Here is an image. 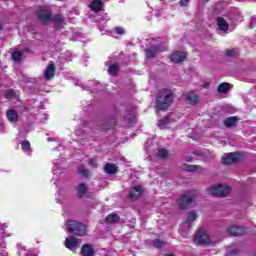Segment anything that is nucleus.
I'll return each instance as SVG.
<instances>
[{"label": "nucleus", "instance_id": "nucleus-18", "mask_svg": "<svg viewBox=\"0 0 256 256\" xmlns=\"http://www.w3.org/2000/svg\"><path fill=\"white\" fill-rule=\"evenodd\" d=\"M108 64V73L109 75H117V73H119V64L115 63H111V61L107 62Z\"/></svg>", "mask_w": 256, "mask_h": 256}, {"label": "nucleus", "instance_id": "nucleus-13", "mask_svg": "<svg viewBox=\"0 0 256 256\" xmlns=\"http://www.w3.org/2000/svg\"><path fill=\"white\" fill-rule=\"evenodd\" d=\"M6 117L10 123H17L19 121V113L14 109H9L6 112Z\"/></svg>", "mask_w": 256, "mask_h": 256}, {"label": "nucleus", "instance_id": "nucleus-45", "mask_svg": "<svg viewBox=\"0 0 256 256\" xmlns=\"http://www.w3.org/2000/svg\"><path fill=\"white\" fill-rule=\"evenodd\" d=\"M48 141H51V139H48Z\"/></svg>", "mask_w": 256, "mask_h": 256}, {"label": "nucleus", "instance_id": "nucleus-38", "mask_svg": "<svg viewBox=\"0 0 256 256\" xmlns=\"http://www.w3.org/2000/svg\"><path fill=\"white\" fill-rule=\"evenodd\" d=\"M88 163L91 167H97V161L95 159H89Z\"/></svg>", "mask_w": 256, "mask_h": 256}, {"label": "nucleus", "instance_id": "nucleus-31", "mask_svg": "<svg viewBox=\"0 0 256 256\" xmlns=\"http://www.w3.org/2000/svg\"><path fill=\"white\" fill-rule=\"evenodd\" d=\"M78 173H80L82 177H89V170L85 169V166L78 167Z\"/></svg>", "mask_w": 256, "mask_h": 256}, {"label": "nucleus", "instance_id": "nucleus-5", "mask_svg": "<svg viewBox=\"0 0 256 256\" xmlns=\"http://www.w3.org/2000/svg\"><path fill=\"white\" fill-rule=\"evenodd\" d=\"M195 243H198V245H209L211 243V238H209V235H207V232L203 229H200L194 238Z\"/></svg>", "mask_w": 256, "mask_h": 256}, {"label": "nucleus", "instance_id": "nucleus-8", "mask_svg": "<svg viewBox=\"0 0 256 256\" xmlns=\"http://www.w3.org/2000/svg\"><path fill=\"white\" fill-rule=\"evenodd\" d=\"M247 233V229L241 227V226H230L227 228V234L232 235L234 237H239L241 235H245Z\"/></svg>", "mask_w": 256, "mask_h": 256}, {"label": "nucleus", "instance_id": "nucleus-11", "mask_svg": "<svg viewBox=\"0 0 256 256\" xmlns=\"http://www.w3.org/2000/svg\"><path fill=\"white\" fill-rule=\"evenodd\" d=\"M63 163H65V161L61 160V159H56L53 162V169H52V173L54 175H61V173H63Z\"/></svg>", "mask_w": 256, "mask_h": 256}, {"label": "nucleus", "instance_id": "nucleus-28", "mask_svg": "<svg viewBox=\"0 0 256 256\" xmlns=\"http://www.w3.org/2000/svg\"><path fill=\"white\" fill-rule=\"evenodd\" d=\"M106 223H108L109 225H111V223H117V221H119V215L112 213L109 214L106 219H105Z\"/></svg>", "mask_w": 256, "mask_h": 256}, {"label": "nucleus", "instance_id": "nucleus-17", "mask_svg": "<svg viewBox=\"0 0 256 256\" xmlns=\"http://www.w3.org/2000/svg\"><path fill=\"white\" fill-rule=\"evenodd\" d=\"M159 53V47L152 46L151 48L146 50V57L147 59H153V57H156Z\"/></svg>", "mask_w": 256, "mask_h": 256}, {"label": "nucleus", "instance_id": "nucleus-24", "mask_svg": "<svg viewBox=\"0 0 256 256\" xmlns=\"http://www.w3.org/2000/svg\"><path fill=\"white\" fill-rule=\"evenodd\" d=\"M237 121H239L237 117H229L224 120V125L225 127H235V125H237Z\"/></svg>", "mask_w": 256, "mask_h": 256}, {"label": "nucleus", "instance_id": "nucleus-22", "mask_svg": "<svg viewBox=\"0 0 256 256\" xmlns=\"http://www.w3.org/2000/svg\"><path fill=\"white\" fill-rule=\"evenodd\" d=\"M195 219H197V213L195 211H192L188 214V217H187L184 225H186V227H191V223H193V221H195Z\"/></svg>", "mask_w": 256, "mask_h": 256}, {"label": "nucleus", "instance_id": "nucleus-21", "mask_svg": "<svg viewBox=\"0 0 256 256\" xmlns=\"http://www.w3.org/2000/svg\"><path fill=\"white\" fill-rule=\"evenodd\" d=\"M104 171L109 175H113L117 173V166H115V164L107 163L104 167Z\"/></svg>", "mask_w": 256, "mask_h": 256}, {"label": "nucleus", "instance_id": "nucleus-12", "mask_svg": "<svg viewBox=\"0 0 256 256\" xmlns=\"http://www.w3.org/2000/svg\"><path fill=\"white\" fill-rule=\"evenodd\" d=\"M186 103L189 105H197L199 103V96L195 92H189L184 95Z\"/></svg>", "mask_w": 256, "mask_h": 256}, {"label": "nucleus", "instance_id": "nucleus-20", "mask_svg": "<svg viewBox=\"0 0 256 256\" xmlns=\"http://www.w3.org/2000/svg\"><path fill=\"white\" fill-rule=\"evenodd\" d=\"M218 27L220 31H228L229 30V24L227 23V20L221 17H218L217 19Z\"/></svg>", "mask_w": 256, "mask_h": 256}, {"label": "nucleus", "instance_id": "nucleus-15", "mask_svg": "<svg viewBox=\"0 0 256 256\" xmlns=\"http://www.w3.org/2000/svg\"><path fill=\"white\" fill-rule=\"evenodd\" d=\"M44 77L48 81L55 77V64H50L44 71Z\"/></svg>", "mask_w": 256, "mask_h": 256}, {"label": "nucleus", "instance_id": "nucleus-35", "mask_svg": "<svg viewBox=\"0 0 256 256\" xmlns=\"http://www.w3.org/2000/svg\"><path fill=\"white\" fill-rule=\"evenodd\" d=\"M153 245H154V247L159 249V248H161V247H163L165 245V242L157 239V240L154 241Z\"/></svg>", "mask_w": 256, "mask_h": 256}, {"label": "nucleus", "instance_id": "nucleus-10", "mask_svg": "<svg viewBox=\"0 0 256 256\" xmlns=\"http://www.w3.org/2000/svg\"><path fill=\"white\" fill-rule=\"evenodd\" d=\"M185 59H187V54L184 52L176 51L170 55V61H172V63H181L185 61Z\"/></svg>", "mask_w": 256, "mask_h": 256}, {"label": "nucleus", "instance_id": "nucleus-34", "mask_svg": "<svg viewBox=\"0 0 256 256\" xmlns=\"http://www.w3.org/2000/svg\"><path fill=\"white\" fill-rule=\"evenodd\" d=\"M114 33H116V35H125V28L117 26L114 28Z\"/></svg>", "mask_w": 256, "mask_h": 256}, {"label": "nucleus", "instance_id": "nucleus-23", "mask_svg": "<svg viewBox=\"0 0 256 256\" xmlns=\"http://www.w3.org/2000/svg\"><path fill=\"white\" fill-rule=\"evenodd\" d=\"M4 97H6V99H17V97H19V91L9 89L4 93Z\"/></svg>", "mask_w": 256, "mask_h": 256}, {"label": "nucleus", "instance_id": "nucleus-37", "mask_svg": "<svg viewBox=\"0 0 256 256\" xmlns=\"http://www.w3.org/2000/svg\"><path fill=\"white\" fill-rule=\"evenodd\" d=\"M189 1L191 0H180L179 2L180 7H187V5H189Z\"/></svg>", "mask_w": 256, "mask_h": 256}, {"label": "nucleus", "instance_id": "nucleus-29", "mask_svg": "<svg viewBox=\"0 0 256 256\" xmlns=\"http://www.w3.org/2000/svg\"><path fill=\"white\" fill-rule=\"evenodd\" d=\"M229 89H231V84H229V83H221L218 86V93H227V91H229Z\"/></svg>", "mask_w": 256, "mask_h": 256}, {"label": "nucleus", "instance_id": "nucleus-4", "mask_svg": "<svg viewBox=\"0 0 256 256\" xmlns=\"http://www.w3.org/2000/svg\"><path fill=\"white\" fill-rule=\"evenodd\" d=\"M231 188L227 185L216 184L207 189L208 195H212V197H225V195H229Z\"/></svg>", "mask_w": 256, "mask_h": 256}, {"label": "nucleus", "instance_id": "nucleus-39", "mask_svg": "<svg viewBox=\"0 0 256 256\" xmlns=\"http://www.w3.org/2000/svg\"><path fill=\"white\" fill-rule=\"evenodd\" d=\"M255 25H256V17H252L250 20V26L255 27Z\"/></svg>", "mask_w": 256, "mask_h": 256}, {"label": "nucleus", "instance_id": "nucleus-33", "mask_svg": "<svg viewBox=\"0 0 256 256\" xmlns=\"http://www.w3.org/2000/svg\"><path fill=\"white\" fill-rule=\"evenodd\" d=\"M169 155V152L166 149H160L158 151V157H160V159H165V157H167Z\"/></svg>", "mask_w": 256, "mask_h": 256}, {"label": "nucleus", "instance_id": "nucleus-30", "mask_svg": "<svg viewBox=\"0 0 256 256\" xmlns=\"http://www.w3.org/2000/svg\"><path fill=\"white\" fill-rule=\"evenodd\" d=\"M12 59L15 61V63H19L21 59H23V54L19 51H14L12 53Z\"/></svg>", "mask_w": 256, "mask_h": 256}, {"label": "nucleus", "instance_id": "nucleus-40", "mask_svg": "<svg viewBox=\"0 0 256 256\" xmlns=\"http://www.w3.org/2000/svg\"><path fill=\"white\" fill-rule=\"evenodd\" d=\"M234 53H235V50H227V51H226V55H227L228 57H233Z\"/></svg>", "mask_w": 256, "mask_h": 256}, {"label": "nucleus", "instance_id": "nucleus-36", "mask_svg": "<svg viewBox=\"0 0 256 256\" xmlns=\"http://www.w3.org/2000/svg\"><path fill=\"white\" fill-rule=\"evenodd\" d=\"M185 171H197V166L195 165H187L184 166Z\"/></svg>", "mask_w": 256, "mask_h": 256}, {"label": "nucleus", "instance_id": "nucleus-44", "mask_svg": "<svg viewBox=\"0 0 256 256\" xmlns=\"http://www.w3.org/2000/svg\"><path fill=\"white\" fill-rule=\"evenodd\" d=\"M79 133H80V131H79V130H77V131H76V135H79Z\"/></svg>", "mask_w": 256, "mask_h": 256}, {"label": "nucleus", "instance_id": "nucleus-14", "mask_svg": "<svg viewBox=\"0 0 256 256\" xmlns=\"http://www.w3.org/2000/svg\"><path fill=\"white\" fill-rule=\"evenodd\" d=\"M141 195H143V188H141V186H136L130 191L129 197L135 201V199H139Z\"/></svg>", "mask_w": 256, "mask_h": 256}, {"label": "nucleus", "instance_id": "nucleus-43", "mask_svg": "<svg viewBox=\"0 0 256 256\" xmlns=\"http://www.w3.org/2000/svg\"><path fill=\"white\" fill-rule=\"evenodd\" d=\"M191 157L186 158V161H192Z\"/></svg>", "mask_w": 256, "mask_h": 256}, {"label": "nucleus", "instance_id": "nucleus-25", "mask_svg": "<svg viewBox=\"0 0 256 256\" xmlns=\"http://www.w3.org/2000/svg\"><path fill=\"white\" fill-rule=\"evenodd\" d=\"M21 149L27 155H31V143L27 140L21 142Z\"/></svg>", "mask_w": 256, "mask_h": 256}, {"label": "nucleus", "instance_id": "nucleus-27", "mask_svg": "<svg viewBox=\"0 0 256 256\" xmlns=\"http://www.w3.org/2000/svg\"><path fill=\"white\" fill-rule=\"evenodd\" d=\"M101 7H103L101 0H93L90 4V9H92V11H101Z\"/></svg>", "mask_w": 256, "mask_h": 256}, {"label": "nucleus", "instance_id": "nucleus-19", "mask_svg": "<svg viewBox=\"0 0 256 256\" xmlns=\"http://www.w3.org/2000/svg\"><path fill=\"white\" fill-rule=\"evenodd\" d=\"M50 21H52V23H54L55 27H59L60 25H63L65 18L61 14H56L51 18Z\"/></svg>", "mask_w": 256, "mask_h": 256}, {"label": "nucleus", "instance_id": "nucleus-2", "mask_svg": "<svg viewBox=\"0 0 256 256\" xmlns=\"http://www.w3.org/2000/svg\"><path fill=\"white\" fill-rule=\"evenodd\" d=\"M66 227L69 233H73L78 237H85V235H87V229L85 226L75 220H68L66 222Z\"/></svg>", "mask_w": 256, "mask_h": 256}, {"label": "nucleus", "instance_id": "nucleus-32", "mask_svg": "<svg viewBox=\"0 0 256 256\" xmlns=\"http://www.w3.org/2000/svg\"><path fill=\"white\" fill-rule=\"evenodd\" d=\"M166 125H169V118H164V119L160 120L158 123L159 129H165Z\"/></svg>", "mask_w": 256, "mask_h": 256}, {"label": "nucleus", "instance_id": "nucleus-1", "mask_svg": "<svg viewBox=\"0 0 256 256\" xmlns=\"http://www.w3.org/2000/svg\"><path fill=\"white\" fill-rule=\"evenodd\" d=\"M173 103V92L170 89H163L157 95L156 107L159 111L169 109Z\"/></svg>", "mask_w": 256, "mask_h": 256}, {"label": "nucleus", "instance_id": "nucleus-26", "mask_svg": "<svg viewBox=\"0 0 256 256\" xmlns=\"http://www.w3.org/2000/svg\"><path fill=\"white\" fill-rule=\"evenodd\" d=\"M87 184L85 183H80L78 185V192L77 195L78 197H85V195H87Z\"/></svg>", "mask_w": 256, "mask_h": 256}, {"label": "nucleus", "instance_id": "nucleus-7", "mask_svg": "<svg viewBox=\"0 0 256 256\" xmlns=\"http://www.w3.org/2000/svg\"><path fill=\"white\" fill-rule=\"evenodd\" d=\"M37 17L41 23H49V21H51V10L47 7H40L37 12Z\"/></svg>", "mask_w": 256, "mask_h": 256}, {"label": "nucleus", "instance_id": "nucleus-46", "mask_svg": "<svg viewBox=\"0 0 256 256\" xmlns=\"http://www.w3.org/2000/svg\"><path fill=\"white\" fill-rule=\"evenodd\" d=\"M0 87H1V84H0Z\"/></svg>", "mask_w": 256, "mask_h": 256}, {"label": "nucleus", "instance_id": "nucleus-41", "mask_svg": "<svg viewBox=\"0 0 256 256\" xmlns=\"http://www.w3.org/2000/svg\"><path fill=\"white\" fill-rule=\"evenodd\" d=\"M0 133H5V126L3 124H0Z\"/></svg>", "mask_w": 256, "mask_h": 256}, {"label": "nucleus", "instance_id": "nucleus-3", "mask_svg": "<svg viewBox=\"0 0 256 256\" xmlns=\"http://www.w3.org/2000/svg\"><path fill=\"white\" fill-rule=\"evenodd\" d=\"M195 199H197V193L195 191H190L180 197L177 201L179 209H187L191 205H195Z\"/></svg>", "mask_w": 256, "mask_h": 256}, {"label": "nucleus", "instance_id": "nucleus-16", "mask_svg": "<svg viewBox=\"0 0 256 256\" xmlns=\"http://www.w3.org/2000/svg\"><path fill=\"white\" fill-rule=\"evenodd\" d=\"M81 255L82 256H93L95 255V250L93 249V247L89 244H85L83 245L82 249H81Z\"/></svg>", "mask_w": 256, "mask_h": 256}, {"label": "nucleus", "instance_id": "nucleus-6", "mask_svg": "<svg viewBox=\"0 0 256 256\" xmlns=\"http://www.w3.org/2000/svg\"><path fill=\"white\" fill-rule=\"evenodd\" d=\"M239 159H241L239 152H231L224 154L221 161L223 165H231L232 163H237Z\"/></svg>", "mask_w": 256, "mask_h": 256}, {"label": "nucleus", "instance_id": "nucleus-42", "mask_svg": "<svg viewBox=\"0 0 256 256\" xmlns=\"http://www.w3.org/2000/svg\"><path fill=\"white\" fill-rule=\"evenodd\" d=\"M207 87H209V83H204V84H203V88H204V89H207Z\"/></svg>", "mask_w": 256, "mask_h": 256}, {"label": "nucleus", "instance_id": "nucleus-9", "mask_svg": "<svg viewBox=\"0 0 256 256\" xmlns=\"http://www.w3.org/2000/svg\"><path fill=\"white\" fill-rule=\"evenodd\" d=\"M79 241H81V240H79L77 237L70 236V237L66 238L64 245L70 251H75V249H78V247H79Z\"/></svg>", "mask_w": 256, "mask_h": 256}]
</instances>
